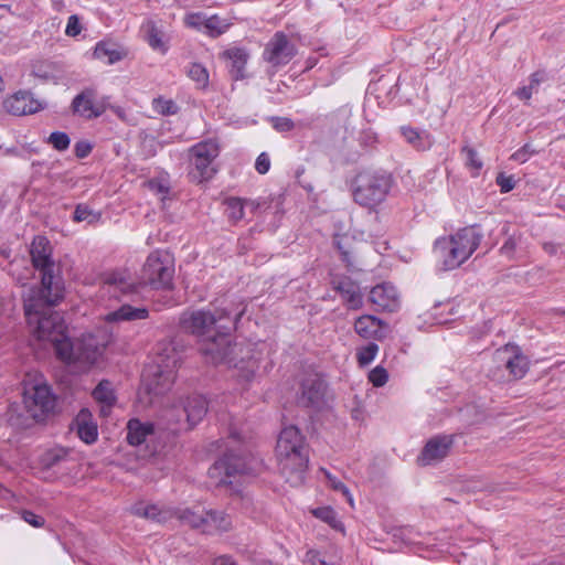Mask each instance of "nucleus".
Masks as SVG:
<instances>
[{
	"mask_svg": "<svg viewBox=\"0 0 565 565\" xmlns=\"http://www.w3.org/2000/svg\"><path fill=\"white\" fill-rule=\"evenodd\" d=\"M146 186L163 203L166 200L170 199V183L166 177L151 179L146 183Z\"/></svg>",
	"mask_w": 565,
	"mask_h": 565,
	"instance_id": "c9c22d12",
	"label": "nucleus"
},
{
	"mask_svg": "<svg viewBox=\"0 0 565 565\" xmlns=\"http://www.w3.org/2000/svg\"><path fill=\"white\" fill-rule=\"evenodd\" d=\"M94 56L97 60L105 61L107 64L111 65L121 61L125 54L114 44L107 42H98L94 50Z\"/></svg>",
	"mask_w": 565,
	"mask_h": 565,
	"instance_id": "72a5a7b5",
	"label": "nucleus"
},
{
	"mask_svg": "<svg viewBox=\"0 0 565 565\" xmlns=\"http://www.w3.org/2000/svg\"><path fill=\"white\" fill-rule=\"evenodd\" d=\"M320 562H326L320 557L319 552L317 551H308L305 557V563L307 565H320Z\"/></svg>",
	"mask_w": 565,
	"mask_h": 565,
	"instance_id": "4d7b16f0",
	"label": "nucleus"
},
{
	"mask_svg": "<svg viewBox=\"0 0 565 565\" xmlns=\"http://www.w3.org/2000/svg\"><path fill=\"white\" fill-rule=\"evenodd\" d=\"M295 44L284 32H276L266 44L263 58L273 67H280L288 64L296 55Z\"/></svg>",
	"mask_w": 565,
	"mask_h": 565,
	"instance_id": "dca6fc26",
	"label": "nucleus"
},
{
	"mask_svg": "<svg viewBox=\"0 0 565 565\" xmlns=\"http://www.w3.org/2000/svg\"><path fill=\"white\" fill-rule=\"evenodd\" d=\"M207 18H209V15H206L203 12H191V13L185 14V17H184V24L188 28L194 29L196 31L204 32V30L206 28L205 20Z\"/></svg>",
	"mask_w": 565,
	"mask_h": 565,
	"instance_id": "79ce46f5",
	"label": "nucleus"
},
{
	"mask_svg": "<svg viewBox=\"0 0 565 565\" xmlns=\"http://www.w3.org/2000/svg\"><path fill=\"white\" fill-rule=\"evenodd\" d=\"M205 22L206 28L204 30V33L211 38H217L224 34L230 28V23H227L226 20L221 19L217 15H210L205 20Z\"/></svg>",
	"mask_w": 565,
	"mask_h": 565,
	"instance_id": "e433bc0d",
	"label": "nucleus"
},
{
	"mask_svg": "<svg viewBox=\"0 0 565 565\" xmlns=\"http://www.w3.org/2000/svg\"><path fill=\"white\" fill-rule=\"evenodd\" d=\"M313 514L333 529H339L341 526V522L338 520L335 511L330 507L318 508L313 511Z\"/></svg>",
	"mask_w": 565,
	"mask_h": 565,
	"instance_id": "37998d69",
	"label": "nucleus"
},
{
	"mask_svg": "<svg viewBox=\"0 0 565 565\" xmlns=\"http://www.w3.org/2000/svg\"><path fill=\"white\" fill-rule=\"evenodd\" d=\"M53 248L44 236H35L31 243L30 255L32 265L41 277L40 286H33L26 291V307L33 309L41 303L63 299L65 285L61 266L52 257Z\"/></svg>",
	"mask_w": 565,
	"mask_h": 565,
	"instance_id": "f257e3e1",
	"label": "nucleus"
},
{
	"mask_svg": "<svg viewBox=\"0 0 565 565\" xmlns=\"http://www.w3.org/2000/svg\"><path fill=\"white\" fill-rule=\"evenodd\" d=\"M220 154V146L215 139L203 140L189 149L190 177L196 183H202L216 173L215 159Z\"/></svg>",
	"mask_w": 565,
	"mask_h": 565,
	"instance_id": "f8f14e48",
	"label": "nucleus"
},
{
	"mask_svg": "<svg viewBox=\"0 0 565 565\" xmlns=\"http://www.w3.org/2000/svg\"><path fill=\"white\" fill-rule=\"evenodd\" d=\"M270 168V160L266 152H262L255 162V169L258 173L265 174L268 172Z\"/></svg>",
	"mask_w": 565,
	"mask_h": 565,
	"instance_id": "603ef678",
	"label": "nucleus"
},
{
	"mask_svg": "<svg viewBox=\"0 0 565 565\" xmlns=\"http://www.w3.org/2000/svg\"><path fill=\"white\" fill-rule=\"evenodd\" d=\"M482 234L475 226L459 230L452 235L439 237L433 246V255L444 270L461 266L479 247Z\"/></svg>",
	"mask_w": 565,
	"mask_h": 565,
	"instance_id": "20e7f679",
	"label": "nucleus"
},
{
	"mask_svg": "<svg viewBox=\"0 0 565 565\" xmlns=\"http://www.w3.org/2000/svg\"><path fill=\"white\" fill-rule=\"evenodd\" d=\"M141 31L143 32L146 41L152 50L160 52L161 54L167 53L169 49V38L161 20H146L141 25Z\"/></svg>",
	"mask_w": 565,
	"mask_h": 565,
	"instance_id": "412c9836",
	"label": "nucleus"
},
{
	"mask_svg": "<svg viewBox=\"0 0 565 565\" xmlns=\"http://www.w3.org/2000/svg\"><path fill=\"white\" fill-rule=\"evenodd\" d=\"M392 184V177L386 172L361 171L351 183L353 201L360 206L374 211L386 200Z\"/></svg>",
	"mask_w": 565,
	"mask_h": 565,
	"instance_id": "423d86ee",
	"label": "nucleus"
},
{
	"mask_svg": "<svg viewBox=\"0 0 565 565\" xmlns=\"http://www.w3.org/2000/svg\"><path fill=\"white\" fill-rule=\"evenodd\" d=\"M149 311L147 308H135L130 305H122L117 310L110 311L105 316L107 322H124L147 319Z\"/></svg>",
	"mask_w": 565,
	"mask_h": 565,
	"instance_id": "cd10ccee",
	"label": "nucleus"
},
{
	"mask_svg": "<svg viewBox=\"0 0 565 565\" xmlns=\"http://www.w3.org/2000/svg\"><path fill=\"white\" fill-rule=\"evenodd\" d=\"M545 81V73L537 71L530 76V84L527 86L520 87L515 95L522 100H530L533 93L537 92L539 86Z\"/></svg>",
	"mask_w": 565,
	"mask_h": 565,
	"instance_id": "f704fd0d",
	"label": "nucleus"
},
{
	"mask_svg": "<svg viewBox=\"0 0 565 565\" xmlns=\"http://www.w3.org/2000/svg\"><path fill=\"white\" fill-rule=\"evenodd\" d=\"M339 492L347 499L351 507L354 505L353 497L347 486H344L343 489Z\"/></svg>",
	"mask_w": 565,
	"mask_h": 565,
	"instance_id": "0e129e2a",
	"label": "nucleus"
},
{
	"mask_svg": "<svg viewBox=\"0 0 565 565\" xmlns=\"http://www.w3.org/2000/svg\"><path fill=\"white\" fill-rule=\"evenodd\" d=\"M370 301L384 311L394 312L401 306L399 294L391 282H383L370 291Z\"/></svg>",
	"mask_w": 565,
	"mask_h": 565,
	"instance_id": "6ab92c4d",
	"label": "nucleus"
},
{
	"mask_svg": "<svg viewBox=\"0 0 565 565\" xmlns=\"http://www.w3.org/2000/svg\"><path fill=\"white\" fill-rule=\"evenodd\" d=\"M497 184L500 186V191L502 193H508L515 186V181L512 175H505L504 173H499L497 177Z\"/></svg>",
	"mask_w": 565,
	"mask_h": 565,
	"instance_id": "3c124183",
	"label": "nucleus"
},
{
	"mask_svg": "<svg viewBox=\"0 0 565 565\" xmlns=\"http://www.w3.org/2000/svg\"><path fill=\"white\" fill-rule=\"evenodd\" d=\"M276 456L280 473L291 486H300L308 469L309 456L305 438L296 426L285 427L277 440Z\"/></svg>",
	"mask_w": 565,
	"mask_h": 565,
	"instance_id": "f03ea898",
	"label": "nucleus"
},
{
	"mask_svg": "<svg viewBox=\"0 0 565 565\" xmlns=\"http://www.w3.org/2000/svg\"><path fill=\"white\" fill-rule=\"evenodd\" d=\"M188 76L194 81L200 88H204L209 84V72L199 63H192L186 70Z\"/></svg>",
	"mask_w": 565,
	"mask_h": 565,
	"instance_id": "58836bf2",
	"label": "nucleus"
},
{
	"mask_svg": "<svg viewBox=\"0 0 565 565\" xmlns=\"http://www.w3.org/2000/svg\"><path fill=\"white\" fill-rule=\"evenodd\" d=\"M103 288L110 297L118 299L137 291V285L129 281L121 273L107 274L104 278Z\"/></svg>",
	"mask_w": 565,
	"mask_h": 565,
	"instance_id": "5701e85b",
	"label": "nucleus"
},
{
	"mask_svg": "<svg viewBox=\"0 0 565 565\" xmlns=\"http://www.w3.org/2000/svg\"><path fill=\"white\" fill-rule=\"evenodd\" d=\"M70 137L65 132L55 131L49 137V142L58 151L66 150L70 146Z\"/></svg>",
	"mask_w": 565,
	"mask_h": 565,
	"instance_id": "de8ad7c7",
	"label": "nucleus"
},
{
	"mask_svg": "<svg viewBox=\"0 0 565 565\" xmlns=\"http://www.w3.org/2000/svg\"><path fill=\"white\" fill-rule=\"evenodd\" d=\"M232 330H220L203 340H200V352L207 362L213 364L226 363L236 366L233 353L236 344H232L230 333Z\"/></svg>",
	"mask_w": 565,
	"mask_h": 565,
	"instance_id": "4468645a",
	"label": "nucleus"
},
{
	"mask_svg": "<svg viewBox=\"0 0 565 565\" xmlns=\"http://www.w3.org/2000/svg\"><path fill=\"white\" fill-rule=\"evenodd\" d=\"M0 495L7 499L10 495V491L0 483Z\"/></svg>",
	"mask_w": 565,
	"mask_h": 565,
	"instance_id": "338daca9",
	"label": "nucleus"
},
{
	"mask_svg": "<svg viewBox=\"0 0 565 565\" xmlns=\"http://www.w3.org/2000/svg\"><path fill=\"white\" fill-rule=\"evenodd\" d=\"M173 275V258L164 250L152 252L142 268V279L156 289L170 288Z\"/></svg>",
	"mask_w": 565,
	"mask_h": 565,
	"instance_id": "ddd939ff",
	"label": "nucleus"
},
{
	"mask_svg": "<svg viewBox=\"0 0 565 565\" xmlns=\"http://www.w3.org/2000/svg\"><path fill=\"white\" fill-rule=\"evenodd\" d=\"M518 243V237H515L514 235L510 236L501 246L500 253L508 258H512L516 250Z\"/></svg>",
	"mask_w": 565,
	"mask_h": 565,
	"instance_id": "8fccbe9b",
	"label": "nucleus"
},
{
	"mask_svg": "<svg viewBox=\"0 0 565 565\" xmlns=\"http://www.w3.org/2000/svg\"><path fill=\"white\" fill-rule=\"evenodd\" d=\"M383 327L382 320L373 316H362L354 322L355 332L363 339H380Z\"/></svg>",
	"mask_w": 565,
	"mask_h": 565,
	"instance_id": "c85d7f7f",
	"label": "nucleus"
},
{
	"mask_svg": "<svg viewBox=\"0 0 565 565\" xmlns=\"http://www.w3.org/2000/svg\"><path fill=\"white\" fill-rule=\"evenodd\" d=\"M61 458H62V457H61V455H58V454H52V455H50V457H49V462H47V465H49V466H53V465H55V463H56Z\"/></svg>",
	"mask_w": 565,
	"mask_h": 565,
	"instance_id": "69168bd1",
	"label": "nucleus"
},
{
	"mask_svg": "<svg viewBox=\"0 0 565 565\" xmlns=\"http://www.w3.org/2000/svg\"><path fill=\"white\" fill-rule=\"evenodd\" d=\"M206 412L207 403L203 396H189L180 405H173L162 412L161 420L166 422L162 429L171 433L192 429L203 419Z\"/></svg>",
	"mask_w": 565,
	"mask_h": 565,
	"instance_id": "9d476101",
	"label": "nucleus"
},
{
	"mask_svg": "<svg viewBox=\"0 0 565 565\" xmlns=\"http://www.w3.org/2000/svg\"><path fill=\"white\" fill-rule=\"evenodd\" d=\"M543 249L545 253H547L548 255L553 256V255H556L557 250H558V245L554 244V243H544L543 244Z\"/></svg>",
	"mask_w": 565,
	"mask_h": 565,
	"instance_id": "e2e57ef3",
	"label": "nucleus"
},
{
	"mask_svg": "<svg viewBox=\"0 0 565 565\" xmlns=\"http://www.w3.org/2000/svg\"><path fill=\"white\" fill-rule=\"evenodd\" d=\"M322 471L326 475V478L328 480L330 488H332L334 491H338V492L343 489V487L345 486L343 482L338 480L335 477L331 476L328 471H326V470H322Z\"/></svg>",
	"mask_w": 565,
	"mask_h": 565,
	"instance_id": "bf43d9fd",
	"label": "nucleus"
},
{
	"mask_svg": "<svg viewBox=\"0 0 565 565\" xmlns=\"http://www.w3.org/2000/svg\"><path fill=\"white\" fill-rule=\"evenodd\" d=\"M99 214L92 211L87 205L85 204H78L74 211L73 220L75 222H87V223H94L98 220Z\"/></svg>",
	"mask_w": 565,
	"mask_h": 565,
	"instance_id": "a18cd8bd",
	"label": "nucleus"
},
{
	"mask_svg": "<svg viewBox=\"0 0 565 565\" xmlns=\"http://www.w3.org/2000/svg\"><path fill=\"white\" fill-rule=\"evenodd\" d=\"M93 396L100 404L102 416H108L116 399L111 383L102 381L93 391Z\"/></svg>",
	"mask_w": 565,
	"mask_h": 565,
	"instance_id": "7c9ffc66",
	"label": "nucleus"
},
{
	"mask_svg": "<svg viewBox=\"0 0 565 565\" xmlns=\"http://www.w3.org/2000/svg\"><path fill=\"white\" fill-rule=\"evenodd\" d=\"M127 440L132 446H139L154 433V426L150 423H141L139 419H130L127 424Z\"/></svg>",
	"mask_w": 565,
	"mask_h": 565,
	"instance_id": "c756f323",
	"label": "nucleus"
},
{
	"mask_svg": "<svg viewBox=\"0 0 565 565\" xmlns=\"http://www.w3.org/2000/svg\"><path fill=\"white\" fill-rule=\"evenodd\" d=\"M226 205V215L228 220L233 223H237L238 221L244 218V210L245 206L250 207L252 211L257 209V205L254 202L244 201L239 198H230L225 201Z\"/></svg>",
	"mask_w": 565,
	"mask_h": 565,
	"instance_id": "473e14b6",
	"label": "nucleus"
},
{
	"mask_svg": "<svg viewBox=\"0 0 565 565\" xmlns=\"http://www.w3.org/2000/svg\"><path fill=\"white\" fill-rule=\"evenodd\" d=\"M152 107L160 115H174L178 111V106L172 99H164L162 97L154 98Z\"/></svg>",
	"mask_w": 565,
	"mask_h": 565,
	"instance_id": "c03bdc74",
	"label": "nucleus"
},
{
	"mask_svg": "<svg viewBox=\"0 0 565 565\" xmlns=\"http://www.w3.org/2000/svg\"><path fill=\"white\" fill-rule=\"evenodd\" d=\"M274 127L278 131H289L294 128V122L288 118L277 117L274 119Z\"/></svg>",
	"mask_w": 565,
	"mask_h": 565,
	"instance_id": "6e6d98bb",
	"label": "nucleus"
},
{
	"mask_svg": "<svg viewBox=\"0 0 565 565\" xmlns=\"http://www.w3.org/2000/svg\"><path fill=\"white\" fill-rule=\"evenodd\" d=\"M106 98L97 99L96 89L88 87L76 95L72 102V109L84 118H97L106 110Z\"/></svg>",
	"mask_w": 565,
	"mask_h": 565,
	"instance_id": "f3484780",
	"label": "nucleus"
},
{
	"mask_svg": "<svg viewBox=\"0 0 565 565\" xmlns=\"http://www.w3.org/2000/svg\"><path fill=\"white\" fill-rule=\"evenodd\" d=\"M535 153L536 150L530 143H525L511 156V159L524 163Z\"/></svg>",
	"mask_w": 565,
	"mask_h": 565,
	"instance_id": "09e8293b",
	"label": "nucleus"
},
{
	"mask_svg": "<svg viewBox=\"0 0 565 565\" xmlns=\"http://www.w3.org/2000/svg\"><path fill=\"white\" fill-rule=\"evenodd\" d=\"M230 514L221 510H205L204 532L207 534L223 533L232 529Z\"/></svg>",
	"mask_w": 565,
	"mask_h": 565,
	"instance_id": "393cba45",
	"label": "nucleus"
},
{
	"mask_svg": "<svg viewBox=\"0 0 565 565\" xmlns=\"http://www.w3.org/2000/svg\"><path fill=\"white\" fill-rule=\"evenodd\" d=\"M23 403L30 415L34 419H39L46 413L53 411L55 397L52 395L46 384L38 383L30 387H24Z\"/></svg>",
	"mask_w": 565,
	"mask_h": 565,
	"instance_id": "2eb2a0df",
	"label": "nucleus"
},
{
	"mask_svg": "<svg viewBox=\"0 0 565 565\" xmlns=\"http://www.w3.org/2000/svg\"><path fill=\"white\" fill-rule=\"evenodd\" d=\"M63 299L52 300L41 303L39 307L30 309L26 307V292L23 296L24 313L30 326H35V334L40 341H47L54 348L55 353L63 344L66 335V326L62 316L53 310Z\"/></svg>",
	"mask_w": 565,
	"mask_h": 565,
	"instance_id": "39448f33",
	"label": "nucleus"
},
{
	"mask_svg": "<svg viewBox=\"0 0 565 565\" xmlns=\"http://www.w3.org/2000/svg\"><path fill=\"white\" fill-rule=\"evenodd\" d=\"M81 30L82 28L78 18L76 15H71L67 20L65 33L68 36H76L81 33Z\"/></svg>",
	"mask_w": 565,
	"mask_h": 565,
	"instance_id": "864d4df0",
	"label": "nucleus"
},
{
	"mask_svg": "<svg viewBox=\"0 0 565 565\" xmlns=\"http://www.w3.org/2000/svg\"><path fill=\"white\" fill-rule=\"evenodd\" d=\"M243 311L232 317V312L226 309L193 310L183 312L180 319L182 328L203 340L220 330H233L237 319Z\"/></svg>",
	"mask_w": 565,
	"mask_h": 565,
	"instance_id": "0eeeda50",
	"label": "nucleus"
},
{
	"mask_svg": "<svg viewBox=\"0 0 565 565\" xmlns=\"http://www.w3.org/2000/svg\"><path fill=\"white\" fill-rule=\"evenodd\" d=\"M181 363V355L171 344L164 345L158 353L156 364L142 373L148 393L161 395L172 386L175 371Z\"/></svg>",
	"mask_w": 565,
	"mask_h": 565,
	"instance_id": "6e6552de",
	"label": "nucleus"
},
{
	"mask_svg": "<svg viewBox=\"0 0 565 565\" xmlns=\"http://www.w3.org/2000/svg\"><path fill=\"white\" fill-rule=\"evenodd\" d=\"M399 134L405 142H407L411 147L414 149H420L423 138L419 129L409 125H403L399 127Z\"/></svg>",
	"mask_w": 565,
	"mask_h": 565,
	"instance_id": "ea45409f",
	"label": "nucleus"
},
{
	"mask_svg": "<svg viewBox=\"0 0 565 565\" xmlns=\"http://www.w3.org/2000/svg\"><path fill=\"white\" fill-rule=\"evenodd\" d=\"M388 380V373L387 371L381 366H375L370 373H369V381L375 386V387H382L386 384Z\"/></svg>",
	"mask_w": 565,
	"mask_h": 565,
	"instance_id": "49530a36",
	"label": "nucleus"
},
{
	"mask_svg": "<svg viewBox=\"0 0 565 565\" xmlns=\"http://www.w3.org/2000/svg\"><path fill=\"white\" fill-rule=\"evenodd\" d=\"M335 290L341 295L342 299L350 306V308L358 309L361 306L362 297L359 286L350 279L340 280L335 286Z\"/></svg>",
	"mask_w": 565,
	"mask_h": 565,
	"instance_id": "2f4dec72",
	"label": "nucleus"
},
{
	"mask_svg": "<svg viewBox=\"0 0 565 565\" xmlns=\"http://www.w3.org/2000/svg\"><path fill=\"white\" fill-rule=\"evenodd\" d=\"M454 445V436L437 435L426 441V465H435L446 458Z\"/></svg>",
	"mask_w": 565,
	"mask_h": 565,
	"instance_id": "4be33fe9",
	"label": "nucleus"
},
{
	"mask_svg": "<svg viewBox=\"0 0 565 565\" xmlns=\"http://www.w3.org/2000/svg\"><path fill=\"white\" fill-rule=\"evenodd\" d=\"M8 113L14 116H25L42 109L41 103L30 92L20 90L8 97L4 103Z\"/></svg>",
	"mask_w": 565,
	"mask_h": 565,
	"instance_id": "aec40b11",
	"label": "nucleus"
},
{
	"mask_svg": "<svg viewBox=\"0 0 565 565\" xmlns=\"http://www.w3.org/2000/svg\"><path fill=\"white\" fill-rule=\"evenodd\" d=\"M105 342L98 335L88 333L71 341L68 337L58 348L56 355L67 364H74L79 370H86L94 365L102 356Z\"/></svg>",
	"mask_w": 565,
	"mask_h": 565,
	"instance_id": "1a4fd4ad",
	"label": "nucleus"
},
{
	"mask_svg": "<svg viewBox=\"0 0 565 565\" xmlns=\"http://www.w3.org/2000/svg\"><path fill=\"white\" fill-rule=\"evenodd\" d=\"M212 565H237L236 562L227 555H222L214 558Z\"/></svg>",
	"mask_w": 565,
	"mask_h": 565,
	"instance_id": "680f3d73",
	"label": "nucleus"
},
{
	"mask_svg": "<svg viewBox=\"0 0 565 565\" xmlns=\"http://www.w3.org/2000/svg\"><path fill=\"white\" fill-rule=\"evenodd\" d=\"M22 519L26 523L31 524L34 527H40L44 524L43 518H41L40 515H36L35 513H33L31 511H23Z\"/></svg>",
	"mask_w": 565,
	"mask_h": 565,
	"instance_id": "5fc2aeb1",
	"label": "nucleus"
},
{
	"mask_svg": "<svg viewBox=\"0 0 565 565\" xmlns=\"http://www.w3.org/2000/svg\"><path fill=\"white\" fill-rule=\"evenodd\" d=\"M32 74L35 77H39L44 81H49L53 77L49 72L42 70V65H34L33 70H32Z\"/></svg>",
	"mask_w": 565,
	"mask_h": 565,
	"instance_id": "052dcab7",
	"label": "nucleus"
},
{
	"mask_svg": "<svg viewBox=\"0 0 565 565\" xmlns=\"http://www.w3.org/2000/svg\"><path fill=\"white\" fill-rule=\"evenodd\" d=\"M131 511L135 515L157 523H166L177 518L183 524L204 532L205 510L200 507L173 509L166 505L145 504L140 502L135 504Z\"/></svg>",
	"mask_w": 565,
	"mask_h": 565,
	"instance_id": "9b49d317",
	"label": "nucleus"
},
{
	"mask_svg": "<svg viewBox=\"0 0 565 565\" xmlns=\"http://www.w3.org/2000/svg\"><path fill=\"white\" fill-rule=\"evenodd\" d=\"M494 360L499 365H504L513 379H522L529 369L526 358L521 354L515 345L507 344L498 349L494 353Z\"/></svg>",
	"mask_w": 565,
	"mask_h": 565,
	"instance_id": "a211bd4d",
	"label": "nucleus"
},
{
	"mask_svg": "<svg viewBox=\"0 0 565 565\" xmlns=\"http://www.w3.org/2000/svg\"><path fill=\"white\" fill-rule=\"evenodd\" d=\"M222 58L230 62V73L233 79H243L245 74V66L249 58V53L242 47H232L222 53Z\"/></svg>",
	"mask_w": 565,
	"mask_h": 565,
	"instance_id": "b1692460",
	"label": "nucleus"
},
{
	"mask_svg": "<svg viewBox=\"0 0 565 565\" xmlns=\"http://www.w3.org/2000/svg\"><path fill=\"white\" fill-rule=\"evenodd\" d=\"M4 88H6L4 81H3L2 76L0 75V92H3Z\"/></svg>",
	"mask_w": 565,
	"mask_h": 565,
	"instance_id": "774afa93",
	"label": "nucleus"
},
{
	"mask_svg": "<svg viewBox=\"0 0 565 565\" xmlns=\"http://www.w3.org/2000/svg\"><path fill=\"white\" fill-rule=\"evenodd\" d=\"M324 396V383L321 380H308L302 384L299 403L306 407L318 406Z\"/></svg>",
	"mask_w": 565,
	"mask_h": 565,
	"instance_id": "a878e982",
	"label": "nucleus"
},
{
	"mask_svg": "<svg viewBox=\"0 0 565 565\" xmlns=\"http://www.w3.org/2000/svg\"><path fill=\"white\" fill-rule=\"evenodd\" d=\"M74 423L77 435L84 443L93 444L97 439V425L92 420V415L87 409H82Z\"/></svg>",
	"mask_w": 565,
	"mask_h": 565,
	"instance_id": "bb28decb",
	"label": "nucleus"
},
{
	"mask_svg": "<svg viewBox=\"0 0 565 565\" xmlns=\"http://www.w3.org/2000/svg\"><path fill=\"white\" fill-rule=\"evenodd\" d=\"M92 150V147L89 143H86V142H77L75 145V154L78 157V158H85L89 154Z\"/></svg>",
	"mask_w": 565,
	"mask_h": 565,
	"instance_id": "13d9d810",
	"label": "nucleus"
},
{
	"mask_svg": "<svg viewBox=\"0 0 565 565\" xmlns=\"http://www.w3.org/2000/svg\"><path fill=\"white\" fill-rule=\"evenodd\" d=\"M259 467L260 461L242 446L241 435L232 431L223 456L209 469V476L216 486H225L232 483V477L256 473Z\"/></svg>",
	"mask_w": 565,
	"mask_h": 565,
	"instance_id": "7ed1b4c3",
	"label": "nucleus"
},
{
	"mask_svg": "<svg viewBox=\"0 0 565 565\" xmlns=\"http://www.w3.org/2000/svg\"><path fill=\"white\" fill-rule=\"evenodd\" d=\"M379 352V345L374 342H370L367 345L358 349L356 360L360 366L369 365L376 356Z\"/></svg>",
	"mask_w": 565,
	"mask_h": 565,
	"instance_id": "a19ab883",
	"label": "nucleus"
},
{
	"mask_svg": "<svg viewBox=\"0 0 565 565\" xmlns=\"http://www.w3.org/2000/svg\"><path fill=\"white\" fill-rule=\"evenodd\" d=\"M461 154L463 156L466 167L472 171L473 177H477L483 166L478 152L473 148L466 146L462 148Z\"/></svg>",
	"mask_w": 565,
	"mask_h": 565,
	"instance_id": "4c0bfd02",
	"label": "nucleus"
}]
</instances>
